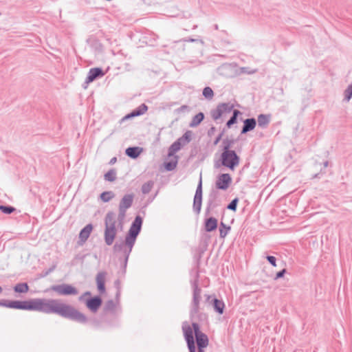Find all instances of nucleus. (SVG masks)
Returning a JSON list of instances; mask_svg holds the SVG:
<instances>
[{
  "mask_svg": "<svg viewBox=\"0 0 352 352\" xmlns=\"http://www.w3.org/2000/svg\"><path fill=\"white\" fill-rule=\"evenodd\" d=\"M25 310L55 313L63 317L80 322L85 320V317L73 307L61 303L56 300H45L41 298L25 300Z\"/></svg>",
  "mask_w": 352,
  "mask_h": 352,
  "instance_id": "nucleus-1",
  "label": "nucleus"
},
{
  "mask_svg": "<svg viewBox=\"0 0 352 352\" xmlns=\"http://www.w3.org/2000/svg\"><path fill=\"white\" fill-rule=\"evenodd\" d=\"M104 239L107 245H111L116 235V221L113 214L109 212L105 219Z\"/></svg>",
  "mask_w": 352,
  "mask_h": 352,
  "instance_id": "nucleus-2",
  "label": "nucleus"
},
{
  "mask_svg": "<svg viewBox=\"0 0 352 352\" xmlns=\"http://www.w3.org/2000/svg\"><path fill=\"white\" fill-rule=\"evenodd\" d=\"M222 164L230 170H234L239 164V158L234 151H230L227 147L221 155Z\"/></svg>",
  "mask_w": 352,
  "mask_h": 352,
  "instance_id": "nucleus-3",
  "label": "nucleus"
},
{
  "mask_svg": "<svg viewBox=\"0 0 352 352\" xmlns=\"http://www.w3.org/2000/svg\"><path fill=\"white\" fill-rule=\"evenodd\" d=\"M194 324L195 323H192V325H190L188 323H184L182 326L184 336L186 341L189 352H196V346L194 340Z\"/></svg>",
  "mask_w": 352,
  "mask_h": 352,
  "instance_id": "nucleus-4",
  "label": "nucleus"
},
{
  "mask_svg": "<svg viewBox=\"0 0 352 352\" xmlns=\"http://www.w3.org/2000/svg\"><path fill=\"white\" fill-rule=\"evenodd\" d=\"M142 223V219L140 216H137L130 228L129 236L126 239V243L131 247L133 244L136 236L139 234Z\"/></svg>",
  "mask_w": 352,
  "mask_h": 352,
  "instance_id": "nucleus-5",
  "label": "nucleus"
},
{
  "mask_svg": "<svg viewBox=\"0 0 352 352\" xmlns=\"http://www.w3.org/2000/svg\"><path fill=\"white\" fill-rule=\"evenodd\" d=\"M194 329L197 346V352H205L204 349L209 344L208 338L205 333L200 331L198 324H194Z\"/></svg>",
  "mask_w": 352,
  "mask_h": 352,
  "instance_id": "nucleus-6",
  "label": "nucleus"
},
{
  "mask_svg": "<svg viewBox=\"0 0 352 352\" xmlns=\"http://www.w3.org/2000/svg\"><path fill=\"white\" fill-rule=\"evenodd\" d=\"M51 289L59 295L68 296L78 294L77 289L68 284L54 285L51 287Z\"/></svg>",
  "mask_w": 352,
  "mask_h": 352,
  "instance_id": "nucleus-7",
  "label": "nucleus"
},
{
  "mask_svg": "<svg viewBox=\"0 0 352 352\" xmlns=\"http://www.w3.org/2000/svg\"><path fill=\"white\" fill-rule=\"evenodd\" d=\"M233 109V105L228 103L219 104L217 107L212 112V117L214 120H218L221 117L230 113Z\"/></svg>",
  "mask_w": 352,
  "mask_h": 352,
  "instance_id": "nucleus-8",
  "label": "nucleus"
},
{
  "mask_svg": "<svg viewBox=\"0 0 352 352\" xmlns=\"http://www.w3.org/2000/svg\"><path fill=\"white\" fill-rule=\"evenodd\" d=\"M133 195H126L121 199L119 205V216L124 218L125 216L126 210L129 208L133 203Z\"/></svg>",
  "mask_w": 352,
  "mask_h": 352,
  "instance_id": "nucleus-9",
  "label": "nucleus"
},
{
  "mask_svg": "<svg viewBox=\"0 0 352 352\" xmlns=\"http://www.w3.org/2000/svg\"><path fill=\"white\" fill-rule=\"evenodd\" d=\"M232 183V177L228 173L219 175L217 177L215 185L217 188L220 190H227Z\"/></svg>",
  "mask_w": 352,
  "mask_h": 352,
  "instance_id": "nucleus-10",
  "label": "nucleus"
},
{
  "mask_svg": "<svg viewBox=\"0 0 352 352\" xmlns=\"http://www.w3.org/2000/svg\"><path fill=\"white\" fill-rule=\"evenodd\" d=\"M105 280H106V273L105 272H99L96 276V284L97 287L100 294H103L105 292Z\"/></svg>",
  "mask_w": 352,
  "mask_h": 352,
  "instance_id": "nucleus-11",
  "label": "nucleus"
},
{
  "mask_svg": "<svg viewBox=\"0 0 352 352\" xmlns=\"http://www.w3.org/2000/svg\"><path fill=\"white\" fill-rule=\"evenodd\" d=\"M104 76V73L100 68H92L89 70L87 78V82L89 83L92 81H94L96 78L99 76Z\"/></svg>",
  "mask_w": 352,
  "mask_h": 352,
  "instance_id": "nucleus-12",
  "label": "nucleus"
},
{
  "mask_svg": "<svg viewBox=\"0 0 352 352\" xmlns=\"http://www.w3.org/2000/svg\"><path fill=\"white\" fill-rule=\"evenodd\" d=\"M92 230V226L91 224H88L80 231L79 234V239L82 243L89 238Z\"/></svg>",
  "mask_w": 352,
  "mask_h": 352,
  "instance_id": "nucleus-13",
  "label": "nucleus"
},
{
  "mask_svg": "<svg viewBox=\"0 0 352 352\" xmlns=\"http://www.w3.org/2000/svg\"><path fill=\"white\" fill-rule=\"evenodd\" d=\"M101 303L102 301L100 298L94 297L88 300L86 302V305L89 309L92 311H96L101 305Z\"/></svg>",
  "mask_w": 352,
  "mask_h": 352,
  "instance_id": "nucleus-14",
  "label": "nucleus"
},
{
  "mask_svg": "<svg viewBox=\"0 0 352 352\" xmlns=\"http://www.w3.org/2000/svg\"><path fill=\"white\" fill-rule=\"evenodd\" d=\"M25 301H19V300H13L10 301L6 304L4 306L8 308L16 309H23L25 310Z\"/></svg>",
  "mask_w": 352,
  "mask_h": 352,
  "instance_id": "nucleus-15",
  "label": "nucleus"
},
{
  "mask_svg": "<svg viewBox=\"0 0 352 352\" xmlns=\"http://www.w3.org/2000/svg\"><path fill=\"white\" fill-rule=\"evenodd\" d=\"M256 122L255 119L250 118L246 119L244 121V126L242 129V133H245L250 131L253 130L256 126Z\"/></svg>",
  "mask_w": 352,
  "mask_h": 352,
  "instance_id": "nucleus-16",
  "label": "nucleus"
},
{
  "mask_svg": "<svg viewBox=\"0 0 352 352\" xmlns=\"http://www.w3.org/2000/svg\"><path fill=\"white\" fill-rule=\"evenodd\" d=\"M147 111V107L145 104H142L138 109L132 111L131 113L126 115L124 120L129 119L135 116H140Z\"/></svg>",
  "mask_w": 352,
  "mask_h": 352,
  "instance_id": "nucleus-17",
  "label": "nucleus"
},
{
  "mask_svg": "<svg viewBox=\"0 0 352 352\" xmlns=\"http://www.w3.org/2000/svg\"><path fill=\"white\" fill-rule=\"evenodd\" d=\"M217 227V220L215 218L210 217L208 219L205 223L206 230L211 232L214 230Z\"/></svg>",
  "mask_w": 352,
  "mask_h": 352,
  "instance_id": "nucleus-18",
  "label": "nucleus"
},
{
  "mask_svg": "<svg viewBox=\"0 0 352 352\" xmlns=\"http://www.w3.org/2000/svg\"><path fill=\"white\" fill-rule=\"evenodd\" d=\"M142 149L139 147H129L126 150V154L132 158H136L142 153Z\"/></svg>",
  "mask_w": 352,
  "mask_h": 352,
  "instance_id": "nucleus-19",
  "label": "nucleus"
},
{
  "mask_svg": "<svg viewBox=\"0 0 352 352\" xmlns=\"http://www.w3.org/2000/svg\"><path fill=\"white\" fill-rule=\"evenodd\" d=\"M212 302L215 311L218 312L219 314H222L223 313V309L225 307L223 302L217 298L212 299Z\"/></svg>",
  "mask_w": 352,
  "mask_h": 352,
  "instance_id": "nucleus-20",
  "label": "nucleus"
},
{
  "mask_svg": "<svg viewBox=\"0 0 352 352\" xmlns=\"http://www.w3.org/2000/svg\"><path fill=\"white\" fill-rule=\"evenodd\" d=\"M204 113H197V115H195L193 117V118L190 124V126H191V127L197 126L201 122V121L204 120Z\"/></svg>",
  "mask_w": 352,
  "mask_h": 352,
  "instance_id": "nucleus-21",
  "label": "nucleus"
},
{
  "mask_svg": "<svg viewBox=\"0 0 352 352\" xmlns=\"http://www.w3.org/2000/svg\"><path fill=\"white\" fill-rule=\"evenodd\" d=\"M14 290L16 293H27L29 291V286L27 283H19L15 285Z\"/></svg>",
  "mask_w": 352,
  "mask_h": 352,
  "instance_id": "nucleus-22",
  "label": "nucleus"
},
{
  "mask_svg": "<svg viewBox=\"0 0 352 352\" xmlns=\"http://www.w3.org/2000/svg\"><path fill=\"white\" fill-rule=\"evenodd\" d=\"M240 111L239 110H234L233 115L232 118L227 122L226 126L228 128H230L232 125L236 122L237 116L240 114Z\"/></svg>",
  "mask_w": 352,
  "mask_h": 352,
  "instance_id": "nucleus-23",
  "label": "nucleus"
},
{
  "mask_svg": "<svg viewBox=\"0 0 352 352\" xmlns=\"http://www.w3.org/2000/svg\"><path fill=\"white\" fill-rule=\"evenodd\" d=\"M114 197V194L111 191L103 192L100 195V199L104 202H107Z\"/></svg>",
  "mask_w": 352,
  "mask_h": 352,
  "instance_id": "nucleus-24",
  "label": "nucleus"
},
{
  "mask_svg": "<svg viewBox=\"0 0 352 352\" xmlns=\"http://www.w3.org/2000/svg\"><path fill=\"white\" fill-rule=\"evenodd\" d=\"M153 184H154V183L152 181H148V182L144 183L142 186V192L144 194H147V193L150 192L151 189L153 187Z\"/></svg>",
  "mask_w": 352,
  "mask_h": 352,
  "instance_id": "nucleus-25",
  "label": "nucleus"
},
{
  "mask_svg": "<svg viewBox=\"0 0 352 352\" xmlns=\"http://www.w3.org/2000/svg\"><path fill=\"white\" fill-rule=\"evenodd\" d=\"M269 118L265 115H260L258 117V124L261 127H265L269 123Z\"/></svg>",
  "mask_w": 352,
  "mask_h": 352,
  "instance_id": "nucleus-26",
  "label": "nucleus"
},
{
  "mask_svg": "<svg viewBox=\"0 0 352 352\" xmlns=\"http://www.w3.org/2000/svg\"><path fill=\"white\" fill-rule=\"evenodd\" d=\"M116 173L114 170H110L104 175V179L109 182H113L116 179Z\"/></svg>",
  "mask_w": 352,
  "mask_h": 352,
  "instance_id": "nucleus-27",
  "label": "nucleus"
},
{
  "mask_svg": "<svg viewBox=\"0 0 352 352\" xmlns=\"http://www.w3.org/2000/svg\"><path fill=\"white\" fill-rule=\"evenodd\" d=\"M181 146H182L181 142L179 141V140H178L177 142H174L171 145V146L170 148V153H176L181 148Z\"/></svg>",
  "mask_w": 352,
  "mask_h": 352,
  "instance_id": "nucleus-28",
  "label": "nucleus"
},
{
  "mask_svg": "<svg viewBox=\"0 0 352 352\" xmlns=\"http://www.w3.org/2000/svg\"><path fill=\"white\" fill-rule=\"evenodd\" d=\"M203 95L206 98L212 99L214 96V93H213L212 89L210 87H207L204 89Z\"/></svg>",
  "mask_w": 352,
  "mask_h": 352,
  "instance_id": "nucleus-29",
  "label": "nucleus"
},
{
  "mask_svg": "<svg viewBox=\"0 0 352 352\" xmlns=\"http://www.w3.org/2000/svg\"><path fill=\"white\" fill-rule=\"evenodd\" d=\"M344 97L346 101H349L352 97V85H349L344 91Z\"/></svg>",
  "mask_w": 352,
  "mask_h": 352,
  "instance_id": "nucleus-30",
  "label": "nucleus"
},
{
  "mask_svg": "<svg viewBox=\"0 0 352 352\" xmlns=\"http://www.w3.org/2000/svg\"><path fill=\"white\" fill-rule=\"evenodd\" d=\"M0 210L6 214H10L15 210L14 208L11 206H0Z\"/></svg>",
  "mask_w": 352,
  "mask_h": 352,
  "instance_id": "nucleus-31",
  "label": "nucleus"
},
{
  "mask_svg": "<svg viewBox=\"0 0 352 352\" xmlns=\"http://www.w3.org/2000/svg\"><path fill=\"white\" fill-rule=\"evenodd\" d=\"M191 138V132L190 131H187L186 133H184V135H183V137L179 140V141H186L187 142H188L190 141Z\"/></svg>",
  "mask_w": 352,
  "mask_h": 352,
  "instance_id": "nucleus-32",
  "label": "nucleus"
},
{
  "mask_svg": "<svg viewBox=\"0 0 352 352\" xmlns=\"http://www.w3.org/2000/svg\"><path fill=\"white\" fill-rule=\"evenodd\" d=\"M238 199H234L231 201V203L228 205V208L232 210H236V205H237Z\"/></svg>",
  "mask_w": 352,
  "mask_h": 352,
  "instance_id": "nucleus-33",
  "label": "nucleus"
},
{
  "mask_svg": "<svg viewBox=\"0 0 352 352\" xmlns=\"http://www.w3.org/2000/svg\"><path fill=\"white\" fill-rule=\"evenodd\" d=\"M164 166L167 170H173L176 167V164L168 162V163H165Z\"/></svg>",
  "mask_w": 352,
  "mask_h": 352,
  "instance_id": "nucleus-34",
  "label": "nucleus"
},
{
  "mask_svg": "<svg viewBox=\"0 0 352 352\" xmlns=\"http://www.w3.org/2000/svg\"><path fill=\"white\" fill-rule=\"evenodd\" d=\"M267 259L273 266H274V267L276 266V258L274 256H267Z\"/></svg>",
  "mask_w": 352,
  "mask_h": 352,
  "instance_id": "nucleus-35",
  "label": "nucleus"
},
{
  "mask_svg": "<svg viewBox=\"0 0 352 352\" xmlns=\"http://www.w3.org/2000/svg\"><path fill=\"white\" fill-rule=\"evenodd\" d=\"M285 269L283 270L282 271L278 272L276 274V278H281L283 276V274H285Z\"/></svg>",
  "mask_w": 352,
  "mask_h": 352,
  "instance_id": "nucleus-36",
  "label": "nucleus"
},
{
  "mask_svg": "<svg viewBox=\"0 0 352 352\" xmlns=\"http://www.w3.org/2000/svg\"><path fill=\"white\" fill-rule=\"evenodd\" d=\"M194 300H195V302L197 305H198V303H199V296H198V294H195V296H194Z\"/></svg>",
  "mask_w": 352,
  "mask_h": 352,
  "instance_id": "nucleus-37",
  "label": "nucleus"
},
{
  "mask_svg": "<svg viewBox=\"0 0 352 352\" xmlns=\"http://www.w3.org/2000/svg\"><path fill=\"white\" fill-rule=\"evenodd\" d=\"M226 234H227V231L225 232L223 230H220V236L221 237H223V238L225 237L226 236Z\"/></svg>",
  "mask_w": 352,
  "mask_h": 352,
  "instance_id": "nucleus-38",
  "label": "nucleus"
},
{
  "mask_svg": "<svg viewBox=\"0 0 352 352\" xmlns=\"http://www.w3.org/2000/svg\"><path fill=\"white\" fill-rule=\"evenodd\" d=\"M199 191H200V192H201V182H200V183H199V187H198V188L197 190V193H198ZM197 194H196L195 200H196V199H197Z\"/></svg>",
  "mask_w": 352,
  "mask_h": 352,
  "instance_id": "nucleus-39",
  "label": "nucleus"
},
{
  "mask_svg": "<svg viewBox=\"0 0 352 352\" xmlns=\"http://www.w3.org/2000/svg\"><path fill=\"white\" fill-rule=\"evenodd\" d=\"M220 139H221V136H219V137L216 140V141L214 142V144H217L219 142V141L220 140Z\"/></svg>",
  "mask_w": 352,
  "mask_h": 352,
  "instance_id": "nucleus-40",
  "label": "nucleus"
},
{
  "mask_svg": "<svg viewBox=\"0 0 352 352\" xmlns=\"http://www.w3.org/2000/svg\"><path fill=\"white\" fill-rule=\"evenodd\" d=\"M210 296H208V297H207V300H210Z\"/></svg>",
  "mask_w": 352,
  "mask_h": 352,
  "instance_id": "nucleus-41",
  "label": "nucleus"
},
{
  "mask_svg": "<svg viewBox=\"0 0 352 352\" xmlns=\"http://www.w3.org/2000/svg\"><path fill=\"white\" fill-rule=\"evenodd\" d=\"M2 292V288L0 287V294Z\"/></svg>",
  "mask_w": 352,
  "mask_h": 352,
  "instance_id": "nucleus-42",
  "label": "nucleus"
}]
</instances>
